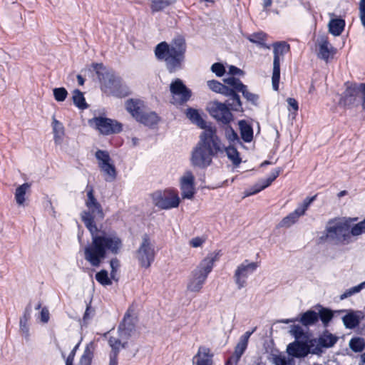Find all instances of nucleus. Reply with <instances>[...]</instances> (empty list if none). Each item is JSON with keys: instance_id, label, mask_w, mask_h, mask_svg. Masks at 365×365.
<instances>
[{"instance_id": "c03bdc74", "label": "nucleus", "mask_w": 365, "mask_h": 365, "mask_svg": "<svg viewBox=\"0 0 365 365\" xmlns=\"http://www.w3.org/2000/svg\"><path fill=\"white\" fill-rule=\"evenodd\" d=\"M344 326L348 329L355 328L359 324V319L356 315L351 312L349 313L343 317Z\"/></svg>"}, {"instance_id": "052dcab7", "label": "nucleus", "mask_w": 365, "mask_h": 365, "mask_svg": "<svg viewBox=\"0 0 365 365\" xmlns=\"http://www.w3.org/2000/svg\"><path fill=\"white\" fill-rule=\"evenodd\" d=\"M205 240L199 237H194L190 240V245L192 247L197 248L200 247Z\"/></svg>"}, {"instance_id": "c85d7f7f", "label": "nucleus", "mask_w": 365, "mask_h": 365, "mask_svg": "<svg viewBox=\"0 0 365 365\" xmlns=\"http://www.w3.org/2000/svg\"><path fill=\"white\" fill-rule=\"evenodd\" d=\"M241 138L247 143H250L253 139V130L252 127L245 121H239Z\"/></svg>"}, {"instance_id": "49530a36", "label": "nucleus", "mask_w": 365, "mask_h": 365, "mask_svg": "<svg viewBox=\"0 0 365 365\" xmlns=\"http://www.w3.org/2000/svg\"><path fill=\"white\" fill-rule=\"evenodd\" d=\"M225 135L227 140L231 143H240L239 137L237 133L232 129V127L227 125L225 128Z\"/></svg>"}, {"instance_id": "2eb2a0df", "label": "nucleus", "mask_w": 365, "mask_h": 365, "mask_svg": "<svg viewBox=\"0 0 365 365\" xmlns=\"http://www.w3.org/2000/svg\"><path fill=\"white\" fill-rule=\"evenodd\" d=\"M195 178L192 171L187 170L179 179L180 189L182 199L192 200L195 194Z\"/></svg>"}, {"instance_id": "680f3d73", "label": "nucleus", "mask_w": 365, "mask_h": 365, "mask_svg": "<svg viewBox=\"0 0 365 365\" xmlns=\"http://www.w3.org/2000/svg\"><path fill=\"white\" fill-rule=\"evenodd\" d=\"M41 321L43 323H47L50 318V314L48 309L46 307H43L41 309Z\"/></svg>"}, {"instance_id": "f257e3e1", "label": "nucleus", "mask_w": 365, "mask_h": 365, "mask_svg": "<svg viewBox=\"0 0 365 365\" xmlns=\"http://www.w3.org/2000/svg\"><path fill=\"white\" fill-rule=\"evenodd\" d=\"M86 191L85 205L88 210L83 211L81 217L91 233V242L83 250L84 259L93 267H99L107 252L113 255L120 253L123 248V241L115 232L98 229L95 220H101L104 218L103 210L94 197L93 187H87Z\"/></svg>"}, {"instance_id": "69168bd1", "label": "nucleus", "mask_w": 365, "mask_h": 365, "mask_svg": "<svg viewBox=\"0 0 365 365\" xmlns=\"http://www.w3.org/2000/svg\"><path fill=\"white\" fill-rule=\"evenodd\" d=\"M287 103L289 107V110H290V108H292L294 110V112H297L298 110V109H299L298 103L294 98H287Z\"/></svg>"}, {"instance_id": "dca6fc26", "label": "nucleus", "mask_w": 365, "mask_h": 365, "mask_svg": "<svg viewBox=\"0 0 365 365\" xmlns=\"http://www.w3.org/2000/svg\"><path fill=\"white\" fill-rule=\"evenodd\" d=\"M170 91L173 100L180 104L187 102L191 96V91L180 78H176L170 83Z\"/></svg>"}, {"instance_id": "f8f14e48", "label": "nucleus", "mask_w": 365, "mask_h": 365, "mask_svg": "<svg viewBox=\"0 0 365 365\" xmlns=\"http://www.w3.org/2000/svg\"><path fill=\"white\" fill-rule=\"evenodd\" d=\"M346 86L339 100V105L349 109L358 106L361 103V97L357 83H346Z\"/></svg>"}, {"instance_id": "864d4df0", "label": "nucleus", "mask_w": 365, "mask_h": 365, "mask_svg": "<svg viewBox=\"0 0 365 365\" xmlns=\"http://www.w3.org/2000/svg\"><path fill=\"white\" fill-rule=\"evenodd\" d=\"M289 333L297 339V341L305 338L304 329L299 325L292 326L290 327Z\"/></svg>"}, {"instance_id": "79ce46f5", "label": "nucleus", "mask_w": 365, "mask_h": 365, "mask_svg": "<svg viewBox=\"0 0 365 365\" xmlns=\"http://www.w3.org/2000/svg\"><path fill=\"white\" fill-rule=\"evenodd\" d=\"M175 1L176 0H152L151 9L153 12L160 11Z\"/></svg>"}, {"instance_id": "1a4fd4ad", "label": "nucleus", "mask_w": 365, "mask_h": 365, "mask_svg": "<svg viewBox=\"0 0 365 365\" xmlns=\"http://www.w3.org/2000/svg\"><path fill=\"white\" fill-rule=\"evenodd\" d=\"M272 47L274 60L272 83L273 89L278 91L280 78V61L281 58H283L284 55L289 51L290 46L285 41H278L274 43Z\"/></svg>"}, {"instance_id": "bb28decb", "label": "nucleus", "mask_w": 365, "mask_h": 365, "mask_svg": "<svg viewBox=\"0 0 365 365\" xmlns=\"http://www.w3.org/2000/svg\"><path fill=\"white\" fill-rule=\"evenodd\" d=\"M186 115L193 123L204 129V130L210 127H207L206 122L202 119L197 110L188 108Z\"/></svg>"}, {"instance_id": "4468645a", "label": "nucleus", "mask_w": 365, "mask_h": 365, "mask_svg": "<svg viewBox=\"0 0 365 365\" xmlns=\"http://www.w3.org/2000/svg\"><path fill=\"white\" fill-rule=\"evenodd\" d=\"M317 195L311 197H306L302 204H300L292 212L284 217L279 222L280 227H289L296 223L299 218L305 215V212L311 203L315 200Z\"/></svg>"}, {"instance_id": "e433bc0d", "label": "nucleus", "mask_w": 365, "mask_h": 365, "mask_svg": "<svg viewBox=\"0 0 365 365\" xmlns=\"http://www.w3.org/2000/svg\"><path fill=\"white\" fill-rule=\"evenodd\" d=\"M349 346L355 353H359L365 349V339L361 337H353L350 339Z\"/></svg>"}, {"instance_id": "f3484780", "label": "nucleus", "mask_w": 365, "mask_h": 365, "mask_svg": "<svg viewBox=\"0 0 365 365\" xmlns=\"http://www.w3.org/2000/svg\"><path fill=\"white\" fill-rule=\"evenodd\" d=\"M317 46L318 57L325 61H328L329 58H333L336 53V49L329 43L328 37L326 36H321L318 38Z\"/></svg>"}, {"instance_id": "5701e85b", "label": "nucleus", "mask_w": 365, "mask_h": 365, "mask_svg": "<svg viewBox=\"0 0 365 365\" xmlns=\"http://www.w3.org/2000/svg\"><path fill=\"white\" fill-rule=\"evenodd\" d=\"M31 306L30 304L27 305L24 309L22 317L20 319V331L26 338H28L29 336L28 322L31 318Z\"/></svg>"}, {"instance_id": "f03ea898", "label": "nucleus", "mask_w": 365, "mask_h": 365, "mask_svg": "<svg viewBox=\"0 0 365 365\" xmlns=\"http://www.w3.org/2000/svg\"><path fill=\"white\" fill-rule=\"evenodd\" d=\"M223 152L224 145L217 135L216 128L209 127L200 135V140L191 154V163L195 167L206 168L210 165L215 155Z\"/></svg>"}, {"instance_id": "58836bf2", "label": "nucleus", "mask_w": 365, "mask_h": 365, "mask_svg": "<svg viewBox=\"0 0 365 365\" xmlns=\"http://www.w3.org/2000/svg\"><path fill=\"white\" fill-rule=\"evenodd\" d=\"M224 151L226 152L227 158L232 162L235 165H238L241 163V159L237 149L233 145L228 147L224 146Z\"/></svg>"}, {"instance_id": "b1692460", "label": "nucleus", "mask_w": 365, "mask_h": 365, "mask_svg": "<svg viewBox=\"0 0 365 365\" xmlns=\"http://www.w3.org/2000/svg\"><path fill=\"white\" fill-rule=\"evenodd\" d=\"M345 21L342 19H331L328 24L329 31L334 36H339L344 29Z\"/></svg>"}, {"instance_id": "4be33fe9", "label": "nucleus", "mask_w": 365, "mask_h": 365, "mask_svg": "<svg viewBox=\"0 0 365 365\" xmlns=\"http://www.w3.org/2000/svg\"><path fill=\"white\" fill-rule=\"evenodd\" d=\"M281 171L282 169L280 168H277L272 170L267 178L259 181L258 183L255 185L253 190L250 193V195L256 194L269 186L272 182L279 176Z\"/></svg>"}, {"instance_id": "6ab92c4d", "label": "nucleus", "mask_w": 365, "mask_h": 365, "mask_svg": "<svg viewBox=\"0 0 365 365\" xmlns=\"http://www.w3.org/2000/svg\"><path fill=\"white\" fill-rule=\"evenodd\" d=\"M135 324L133 319L130 315L129 310L125 313L123 322L118 327L119 336L122 339L128 340L134 331Z\"/></svg>"}, {"instance_id": "39448f33", "label": "nucleus", "mask_w": 365, "mask_h": 365, "mask_svg": "<svg viewBox=\"0 0 365 365\" xmlns=\"http://www.w3.org/2000/svg\"><path fill=\"white\" fill-rule=\"evenodd\" d=\"M356 218H334L330 220L325 227V235L322 237L334 245H348L351 242L349 228Z\"/></svg>"}, {"instance_id": "37998d69", "label": "nucleus", "mask_w": 365, "mask_h": 365, "mask_svg": "<svg viewBox=\"0 0 365 365\" xmlns=\"http://www.w3.org/2000/svg\"><path fill=\"white\" fill-rule=\"evenodd\" d=\"M270 361L274 365H294L292 359L282 354H271Z\"/></svg>"}, {"instance_id": "ddd939ff", "label": "nucleus", "mask_w": 365, "mask_h": 365, "mask_svg": "<svg viewBox=\"0 0 365 365\" xmlns=\"http://www.w3.org/2000/svg\"><path fill=\"white\" fill-rule=\"evenodd\" d=\"M207 110L210 115L225 125L232 120V114L225 103L212 101L208 104Z\"/></svg>"}, {"instance_id": "4d7b16f0", "label": "nucleus", "mask_w": 365, "mask_h": 365, "mask_svg": "<svg viewBox=\"0 0 365 365\" xmlns=\"http://www.w3.org/2000/svg\"><path fill=\"white\" fill-rule=\"evenodd\" d=\"M110 265L111 268L110 277L113 279L117 280L115 276L117 271L120 267V262L117 258H113L110 260Z\"/></svg>"}, {"instance_id": "603ef678", "label": "nucleus", "mask_w": 365, "mask_h": 365, "mask_svg": "<svg viewBox=\"0 0 365 365\" xmlns=\"http://www.w3.org/2000/svg\"><path fill=\"white\" fill-rule=\"evenodd\" d=\"M240 92H242L243 96L247 99V101L251 102L253 104L257 103V101L259 98L258 96L250 92L245 85H244L243 87H241Z\"/></svg>"}, {"instance_id": "8fccbe9b", "label": "nucleus", "mask_w": 365, "mask_h": 365, "mask_svg": "<svg viewBox=\"0 0 365 365\" xmlns=\"http://www.w3.org/2000/svg\"><path fill=\"white\" fill-rule=\"evenodd\" d=\"M318 314L324 326H327L333 317V313L331 311L325 308H322Z\"/></svg>"}, {"instance_id": "338daca9", "label": "nucleus", "mask_w": 365, "mask_h": 365, "mask_svg": "<svg viewBox=\"0 0 365 365\" xmlns=\"http://www.w3.org/2000/svg\"><path fill=\"white\" fill-rule=\"evenodd\" d=\"M78 345H76L73 349V350L71 351V353L69 354V355L68 356L66 360V365H73V359H74V356H75V354H76V351L78 348Z\"/></svg>"}, {"instance_id": "7c9ffc66", "label": "nucleus", "mask_w": 365, "mask_h": 365, "mask_svg": "<svg viewBox=\"0 0 365 365\" xmlns=\"http://www.w3.org/2000/svg\"><path fill=\"white\" fill-rule=\"evenodd\" d=\"M319 319V314L317 312L308 310L304 314H302L300 322L306 327L313 325L315 324Z\"/></svg>"}, {"instance_id": "6e6d98bb", "label": "nucleus", "mask_w": 365, "mask_h": 365, "mask_svg": "<svg viewBox=\"0 0 365 365\" xmlns=\"http://www.w3.org/2000/svg\"><path fill=\"white\" fill-rule=\"evenodd\" d=\"M247 344H248L247 342L240 339L239 342L237 343V344L235 346L234 354H235L238 356L241 357L242 355L245 351V350L247 347Z\"/></svg>"}, {"instance_id": "bf43d9fd", "label": "nucleus", "mask_w": 365, "mask_h": 365, "mask_svg": "<svg viewBox=\"0 0 365 365\" xmlns=\"http://www.w3.org/2000/svg\"><path fill=\"white\" fill-rule=\"evenodd\" d=\"M359 19L362 26L365 28V0H361L359 5Z\"/></svg>"}, {"instance_id": "a211bd4d", "label": "nucleus", "mask_w": 365, "mask_h": 365, "mask_svg": "<svg viewBox=\"0 0 365 365\" xmlns=\"http://www.w3.org/2000/svg\"><path fill=\"white\" fill-rule=\"evenodd\" d=\"M214 354L205 346H200L192 359V365H213Z\"/></svg>"}, {"instance_id": "9b49d317", "label": "nucleus", "mask_w": 365, "mask_h": 365, "mask_svg": "<svg viewBox=\"0 0 365 365\" xmlns=\"http://www.w3.org/2000/svg\"><path fill=\"white\" fill-rule=\"evenodd\" d=\"M89 125L106 135L119 133L122 130L120 123L105 117H95L89 120Z\"/></svg>"}, {"instance_id": "473e14b6", "label": "nucleus", "mask_w": 365, "mask_h": 365, "mask_svg": "<svg viewBox=\"0 0 365 365\" xmlns=\"http://www.w3.org/2000/svg\"><path fill=\"white\" fill-rule=\"evenodd\" d=\"M207 85L211 91H214L215 93H221L223 95H227V94L230 93V88H228L227 86L223 85L222 83H220L217 81H215V80L208 81L207 82Z\"/></svg>"}, {"instance_id": "393cba45", "label": "nucleus", "mask_w": 365, "mask_h": 365, "mask_svg": "<svg viewBox=\"0 0 365 365\" xmlns=\"http://www.w3.org/2000/svg\"><path fill=\"white\" fill-rule=\"evenodd\" d=\"M136 120L145 125L153 126L158 123V117L155 112H146L144 110Z\"/></svg>"}, {"instance_id": "c9c22d12", "label": "nucleus", "mask_w": 365, "mask_h": 365, "mask_svg": "<svg viewBox=\"0 0 365 365\" xmlns=\"http://www.w3.org/2000/svg\"><path fill=\"white\" fill-rule=\"evenodd\" d=\"M247 38L250 42L258 44L262 48H265L267 49L270 48V46L264 43L266 34L263 32L252 34L251 35H249Z\"/></svg>"}, {"instance_id": "3c124183", "label": "nucleus", "mask_w": 365, "mask_h": 365, "mask_svg": "<svg viewBox=\"0 0 365 365\" xmlns=\"http://www.w3.org/2000/svg\"><path fill=\"white\" fill-rule=\"evenodd\" d=\"M54 98L58 102H62L66 100L68 92L65 88H56L53 90Z\"/></svg>"}, {"instance_id": "13d9d810", "label": "nucleus", "mask_w": 365, "mask_h": 365, "mask_svg": "<svg viewBox=\"0 0 365 365\" xmlns=\"http://www.w3.org/2000/svg\"><path fill=\"white\" fill-rule=\"evenodd\" d=\"M211 71L218 77H221L225 73L224 66L220 63H215L211 66Z\"/></svg>"}, {"instance_id": "4c0bfd02", "label": "nucleus", "mask_w": 365, "mask_h": 365, "mask_svg": "<svg viewBox=\"0 0 365 365\" xmlns=\"http://www.w3.org/2000/svg\"><path fill=\"white\" fill-rule=\"evenodd\" d=\"M72 98L74 105L78 108L86 109L88 108L83 93L79 90L76 89L73 91Z\"/></svg>"}, {"instance_id": "09e8293b", "label": "nucleus", "mask_w": 365, "mask_h": 365, "mask_svg": "<svg viewBox=\"0 0 365 365\" xmlns=\"http://www.w3.org/2000/svg\"><path fill=\"white\" fill-rule=\"evenodd\" d=\"M349 232L351 236H359L365 233V219L356 224H355L351 229Z\"/></svg>"}, {"instance_id": "20e7f679", "label": "nucleus", "mask_w": 365, "mask_h": 365, "mask_svg": "<svg viewBox=\"0 0 365 365\" xmlns=\"http://www.w3.org/2000/svg\"><path fill=\"white\" fill-rule=\"evenodd\" d=\"M216 261L217 255L210 253L191 271L186 285L188 292L193 293L200 292L207 281L208 275L212 271Z\"/></svg>"}, {"instance_id": "a878e982", "label": "nucleus", "mask_w": 365, "mask_h": 365, "mask_svg": "<svg viewBox=\"0 0 365 365\" xmlns=\"http://www.w3.org/2000/svg\"><path fill=\"white\" fill-rule=\"evenodd\" d=\"M229 97L226 101L225 104L230 108L235 111L242 110V103L240 101V96L235 93V91L230 89V93L225 95Z\"/></svg>"}, {"instance_id": "72a5a7b5", "label": "nucleus", "mask_w": 365, "mask_h": 365, "mask_svg": "<svg viewBox=\"0 0 365 365\" xmlns=\"http://www.w3.org/2000/svg\"><path fill=\"white\" fill-rule=\"evenodd\" d=\"M318 344L322 347L329 348L333 346L337 341V337L326 332L318 339Z\"/></svg>"}, {"instance_id": "9d476101", "label": "nucleus", "mask_w": 365, "mask_h": 365, "mask_svg": "<svg viewBox=\"0 0 365 365\" xmlns=\"http://www.w3.org/2000/svg\"><path fill=\"white\" fill-rule=\"evenodd\" d=\"M259 267L257 262H251L245 259L235 269L233 279L238 289L245 287L247 284V279L253 274Z\"/></svg>"}, {"instance_id": "6e6552de", "label": "nucleus", "mask_w": 365, "mask_h": 365, "mask_svg": "<svg viewBox=\"0 0 365 365\" xmlns=\"http://www.w3.org/2000/svg\"><path fill=\"white\" fill-rule=\"evenodd\" d=\"M153 204L160 209L170 210L179 206L180 198L174 189H166L163 192H156L152 195Z\"/></svg>"}, {"instance_id": "774afa93", "label": "nucleus", "mask_w": 365, "mask_h": 365, "mask_svg": "<svg viewBox=\"0 0 365 365\" xmlns=\"http://www.w3.org/2000/svg\"><path fill=\"white\" fill-rule=\"evenodd\" d=\"M241 357L238 356L235 354H234L233 356H232L228 361H227L225 365H237Z\"/></svg>"}, {"instance_id": "a19ab883", "label": "nucleus", "mask_w": 365, "mask_h": 365, "mask_svg": "<svg viewBox=\"0 0 365 365\" xmlns=\"http://www.w3.org/2000/svg\"><path fill=\"white\" fill-rule=\"evenodd\" d=\"M95 156L98 160V165L99 168L113 163L109 153L106 150H97L96 152Z\"/></svg>"}, {"instance_id": "e2e57ef3", "label": "nucleus", "mask_w": 365, "mask_h": 365, "mask_svg": "<svg viewBox=\"0 0 365 365\" xmlns=\"http://www.w3.org/2000/svg\"><path fill=\"white\" fill-rule=\"evenodd\" d=\"M358 88L359 90V93L361 95V99H362V108L364 110H365V83H359L357 84Z\"/></svg>"}, {"instance_id": "c756f323", "label": "nucleus", "mask_w": 365, "mask_h": 365, "mask_svg": "<svg viewBox=\"0 0 365 365\" xmlns=\"http://www.w3.org/2000/svg\"><path fill=\"white\" fill-rule=\"evenodd\" d=\"M52 127L54 135V141L56 144H61L64 135V127L63 124L54 117L52 120Z\"/></svg>"}, {"instance_id": "0eeeda50", "label": "nucleus", "mask_w": 365, "mask_h": 365, "mask_svg": "<svg viewBox=\"0 0 365 365\" xmlns=\"http://www.w3.org/2000/svg\"><path fill=\"white\" fill-rule=\"evenodd\" d=\"M135 258L140 267L148 268L155 257V246L148 235L142 237V241L135 251Z\"/></svg>"}, {"instance_id": "423d86ee", "label": "nucleus", "mask_w": 365, "mask_h": 365, "mask_svg": "<svg viewBox=\"0 0 365 365\" xmlns=\"http://www.w3.org/2000/svg\"><path fill=\"white\" fill-rule=\"evenodd\" d=\"M93 68L101 81V90L107 95L122 98L128 95L127 86L122 83L120 77L113 72L106 71L102 63H96Z\"/></svg>"}, {"instance_id": "5fc2aeb1", "label": "nucleus", "mask_w": 365, "mask_h": 365, "mask_svg": "<svg viewBox=\"0 0 365 365\" xmlns=\"http://www.w3.org/2000/svg\"><path fill=\"white\" fill-rule=\"evenodd\" d=\"M363 289V287L361 285V283H360L359 284L355 286V287H353L351 288H349L348 289H346L341 296H340V299L341 300H343L346 298H348L355 294H357L359 292H361V290Z\"/></svg>"}, {"instance_id": "2f4dec72", "label": "nucleus", "mask_w": 365, "mask_h": 365, "mask_svg": "<svg viewBox=\"0 0 365 365\" xmlns=\"http://www.w3.org/2000/svg\"><path fill=\"white\" fill-rule=\"evenodd\" d=\"M30 187H31L30 184L26 182V183H24L21 185L19 186L16 189L15 200H16V203L19 205H24V203L26 200L25 195H26V192L29 190Z\"/></svg>"}, {"instance_id": "aec40b11", "label": "nucleus", "mask_w": 365, "mask_h": 365, "mask_svg": "<svg viewBox=\"0 0 365 365\" xmlns=\"http://www.w3.org/2000/svg\"><path fill=\"white\" fill-rule=\"evenodd\" d=\"M287 352L292 356L302 358L308 355L310 350L306 343L295 341L287 346Z\"/></svg>"}, {"instance_id": "a18cd8bd", "label": "nucleus", "mask_w": 365, "mask_h": 365, "mask_svg": "<svg viewBox=\"0 0 365 365\" xmlns=\"http://www.w3.org/2000/svg\"><path fill=\"white\" fill-rule=\"evenodd\" d=\"M96 279L103 286H108L112 284L111 277H108V273L106 270L102 269L96 274Z\"/></svg>"}, {"instance_id": "cd10ccee", "label": "nucleus", "mask_w": 365, "mask_h": 365, "mask_svg": "<svg viewBox=\"0 0 365 365\" xmlns=\"http://www.w3.org/2000/svg\"><path fill=\"white\" fill-rule=\"evenodd\" d=\"M99 168L101 172L103 173L106 181L113 182L116 179L117 170L113 162Z\"/></svg>"}, {"instance_id": "de8ad7c7", "label": "nucleus", "mask_w": 365, "mask_h": 365, "mask_svg": "<svg viewBox=\"0 0 365 365\" xmlns=\"http://www.w3.org/2000/svg\"><path fill=\"white\" fill-rule=\"evenodd\" d=\"M224 82L232 87V90H235L240 92L241 87H243L244 84L238 79L235 78L234 76H230L224 79Z\"/></svg>"}, {"instance_id": "0e129e2a", "label": "nucleus", "mask_w": 365, "mask_h": 365, "mask_svg": "<svg viewBox=\"0 0 365 365\" xmlns=\"http://www.w3.org/2000/svg\"><path fill=\"white\" fill-rule=\"evenodd\" d=\"M93 314L94 309L90 305H87L86 309L83 315L84 322H86L87 320L90 319L93 316Z\"/></svg>"}, {"instance_id": "412c9836", "label": "nucleus", "mask_w": 365, "mask_h": 365, "mask_svg": "<svg viewBox=\"0 0 365 365\" xmlns=\"http://www.w3.org/2000/svg\"><path fill=\"white\" fill-rule=\"evenodd\" d=\"M126 110L136 120L144 110L143 101L138 99H128L125 103Z\"/></svg>"}, {"instance_id": "7ed1b4c3", "label": "nucleus", "mask_w": 365, "mask_h": 365, "mask_svg": "<svg viewBox=\"0 0 365 365\" xmlns=\"http://www.w3.org/2000/svg\"><path fill=\"white\" fill-rule=\"evenodd\" d=\"M186 51L185 41L182 37L175 38L170 43L165 41L157 45L155 54L158 60L165 61L170 73L182 68Z\"/></svg>"}, {"instance_id": "f704fd0d", "label": "nucleus", "mask_w": 365, "mask_h": 365, "mask_svg": "<svg viewBox=\"0 0 365 365\" xmlns=\"http://www.w3.org/2000/svg\"><path fill=\"white\" fill-rule=\"evenodd\" d=\"M94 344L90 342L86 347L80 359L79 365H91L93 356Z\"/></svg>"}, {"instance_id": "ea45409f", "label": "nucleus", "mask_w": 365, "mask_h": 365, "mask_svg": "<svg viewBox=\"0 0 365 365\" xmlns=\"http://www.w3.org/2000/svg\"><path fill=\"white\" fill-rule=\"evenodd\" d=\"M126 341L125 339H122L120 336L119 338L110 336L108 343L113 349V353L118 354L121 349L125 347V344H127Z\"/></svg>"}]
</instances>
